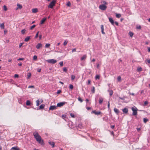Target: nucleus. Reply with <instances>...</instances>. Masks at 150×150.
<instances>
[{"label": "nucleus", "mask_w": 150, "mask_h": 150, "mask_svg": "<svg viewBox=\"0 0 150 150\" xmlns=\"http://www.w3.org/2000/svg\"><path fill=\"white\" fill-rule=\"evenodd\" d=\"M38 34H39V31H38L36 34V35H35V38H37L38 37Z\"/></svg>", "instance_id": "obj_47"}, {"label": "nucleus", "mask_w": 150, "mask_h": 150, "mask_svg": "<svg viewBox=\"0 0 150 150\" xmlns=\"http://www.w3.org/2000/svg\"><path fill=\"white\" fill-rule=\"evenodd\" d=\"M63 71L64 72H66L67 71V69L66 67H64L63 68Z\"/></svg>", "instance_id": "obj_50"}, {"label": "nucleus", "mask_w": 150, "mask_h": 150, "mask_svg": "<svg viewBox=\"0 0 150 150\" xmlns=\"http://www.w3.org/2000/svg\"><path fill=\"white\" fill-rule=\"evenodd\" d=\"M136 129L138 132H139L140 130H141L140 128H137Z\"/></svg>", "instance_id": "obj_58"}, {"label": "nucleus", "mask_w": 150, "mask_h": 150, "mask_svg": "<svg viewBox=\"0 0 150 150\" xmlns=\"http://www.w3.org/2000/svg\"><path fill=\"white\" fill-rule=\"evenodd\" d=\"M114 111L117 114L119 113V111L118 109L116 108H115L114 109Z\"/></svg>", "instance_id": "obj_18"}, {"label": "nucleus", "mask_w": 150, "mask_h": 150, "mask_svg": "<svg viewBox=\"0 0 150 150\" xmlns=\"http://www.w3.org/2000/svg\"><path fill=\"white\" fill-rule=\"evenodd\" d=\"M136 28L137 29H140L141 28V27L140 25H137L136 26Z\"/></svg>", "instance_id": "obj_40"}, {"label": "nucleus", "mask_w": 150, "mask_h": 150, "mask_svg": "<svg viewBox=\"0 0 150 150\" xmlns=\"http://www.w3.org/2000/svg\"><path fill=\"white\" fill-rule=\"evenodd\" d=\"M103 100V99L101 97L100 98L99 100V104H101L102 103Z\"/></svg>", "instance_id": "obj_24"}, {"label": "nucleus", "mask_w": 150, "mask_h": 150, "mask_svg": "<svg viewBox=\"0 0 150 150\" xmlns=\"http://www.w3.org/2000/svg\"><path fill=\"white\" fill-rule=\"evenodd\" d=\"M108 92L109 93V95L110 96H111L113 94V91L110 88H109L108 90Z\"/></svg>", "instance_id": "obj_13"}, {"label": "nucleus", "mask_w": 150, "mask_h": 150, "mask_svg": "<svg viewBox=\"0 0 150 150\" xmlns=\"http://www.w3.org/2000/svg\"><path fill=\"white\" fill-rule=\"evenodd\" d=\"M46 61L48 63L52 64H54L57 62V61L56 60L53 59H47L46 60Z\"/></svg>", "instance_id": "obj_4"}, {"label": "nucleus", "mask_w": 150, "mask_h": 150, "mask_svg": "<svg viewBox=\"0 0 150 150\" xmlns=\"http://www.w3.org/2000/svg\"><path fill=\"white\" fill-rule=\"evenodd\" d=\"M86 102L87 105L90 104L91 103L88 99H86Z\"/></svg>", "instance_id": "obj_31"}, {"label": "nucleus", "mask_w": 150, "mask_h": 150, "mask_svg": "<svg viewBox=\"0 0 150 150\" xmlns=\"http://www.w3.org/2000/svg\"><path fill=\"white\" fill-rule=\"evenodd\" d=\"M122 111L124 113H127L128 111V109L127 108H125L122 109Z\"/></svg>", "instance_id": "obj_11"}, {"label": "nucleus", "mask_w": 150, "mask_h": 150, "mask_svg": "<svg viewBox=\"0 0 150 150\" xmlns=\"http://www.w3.org/2000/svg\"><path fill=\"white\" fill-rule=\"evenodd\" d=\"M91 91L93 93H95V87H92Z\"/></svg>", "instance_id": "obj_38"}, {"label": "nucleus", "mask_w": 150, "mask_h": 150, "mask_svg": "<svg viewBox=\"0 0 150 150\" xmlns=\"http://www.w3.org/2000/svg\"><path fill=\"white\" fill-rule=\"evenodd\" d=\"M50 44L49 43H47L45 45V47L46 48L50 46Z\"/></svg>", "instance_id": "obj_45"}, {"label": "nucleus", "mask_w": 150, "mask_h": 150, "mask_svg": "<svg viewBox=\"0 0 150 150\" xmlns=\"http://www.w3.org/2000/svg\"><path fill=\"white\" fill-rule=\"evenodd\" d=\"M100 78V76L99 75L96 74L95 77V79L96 80L97 79H99Z\"/></svg>", "instance_id": "obj_25"}, {"label": "nucleus", "mask_w": 150, "mask_h": 150, "mask_svg": "<svg viewBox=\"0 0 150 150\" xmlns=\"http://www.w3.org/2000/svg\"><path fill=\"white\" fill-rule=\"evenodd\" d=\"M37 71L39 72H40L41 71V69H40V68H38V69Z\"/></svg>", "instance_id": "obj_60"}, {"label": "nucleus", "mask_w": 150, "mask_h": 150, "mask_svg": "<svg viewBox=\"0 0 150 150\" xmlns=\"http://www.w3.org/2000/svg\"><path fill=\"white\" fill-rule=\"evenodd\" d=\"M86 57H82L81 58V60L82 61L83 60L85 59H86Z\"/></svg>", "instance_id": "obj_53"}, {"label": "nucleus", "mask_w": 150, "mask_h": 150, "mask_svg": "<svg viewBox=\"0 0 150 150\" xmlns=\"http://www.w3.org/2000/svg\"><path fill=\"white\" fill-rule=\"evenodd\" d=\"M71 5V3L69 1L68 2L67 4V5L68 6H70Z\"/></svg>", "instance_id": "obj_51"}, {"label": "nucleus", "mask_w": 150, "mask_h": 150, "mask_svg": "<svg viewBox=\"0 0 150 150\" xmlns=\"http://www.w3.org/2000/svg\"><path fill=\"white\" fill-rule=\"evenodd\" d=\"M42 46V44L41 43H38L36 46V47L38 49H40Z\"/></svg>", "instance_id": "obj_16"}, {"label": "nucleus", "mask_w": 150, "mask_h": 150, "mask_svg": "<svg viewBox=\"0 0 150 150\" xmlns=\"http://www.w3.org/2000/svg\"><path fill=\"white\" fill-rule=\"evenodd\" d=\"M137 108L135 106L132 107V111H133L132 115H137Z\"/></svg>", "instance_id": "obj_2"}, {"label": "nucleus", "mask_w": 150, "mask_h": 150, "mask_svg": "<svg viewBox=\"0 0 150 150\" xmlns=\"http://www.w3.org/2000/svg\"><path fill=\"white\" fill-rule=\"evenodd\" d=\"M36 106H38L39 105L40 102L39 100H38L36 101Z\"/></svg>", "instance_id": "obj_36"}, {"label": "nucleus", "mask_w": 150, "mask_h": 150, "mask_svg": "<svg viewBox=\"0 0 150 150\" xmlns=\"http://www.w3.org/2000/svg\"><path fill=\"white\" fill-rule=\"evenodd\" d=\"M66 102H62L58 103L57 104V107H60L63 106L65 103Z\"/></svg>", "instance_id": "obj_7"}, {"label": "nucleus", "mask_w": 150, "mask_h": 150, "mask_svg": "<svg viewBox=\"0 0 150 150\" xmlns=\"http://www.w3.org/2000/svg\"><path fill=\"white\" fill-rule=\"evenodd\" d=\"M71 116L73 118H75V115L73 113H71L70 114Z\"/></svg>", "instance_id": "obj_37"}, {"label": "nucleus", "mask_w": 150, "mask_h": 150, "mask_svg": "<svg viewBox=\"0 0 150 150\" xmlns=\"http://www.w3.org/2000/svg\"><path fill=\"white\" fill-rule=\"evenodd\" d=\"M119 98L120 99L122 100L121 102L122 103H127L128 102L127 98L125 97H119Z\"/></svg>", "instance_id": "obj_5"}, {"label": "nucleus", "mask_w": 150, "mask_h": 150, "mask_svg": "<svg viewBox=\"0 0 150 150\" xmlns=\"http://www.w3.org/2000/svg\"><path fill=\"white\" fill-rule=\"evenodd\" d=\"M86 109L88 110H89L91 109V108L90 107H87L86 108Z\"/></svg>", "instance_id": "obj_62"}, {"label": "nucleus", "mask_w": 150, "mask_h": 150, "mask_svg": "<svg viewBox=\"0 0 150 150\" xmlns=\"http://www.w3.org/2000/svg\"><path fill=\"white\" fill-rule=\"evenodd\" d=\"M103 120L106 122L108 121V117H105L103 118Z\"/></svg>", "instance_id": "obj_27"}, {"label": "nucleus", "mask_w": 150, "mask_h": 150, "mask_svg": "<svg viewBox=\"0 0 150 150\" xmlns=\"http://www.w3.org/2000/svg\"><path fill=\"white\" fill-rule=\"evenodd\" d=\"M146 63H148V64H150V59H147L146 61Z\"/></svg>", "instance_id": "obj_44"}, {"label": "nucleus", "mask_w": 150, "mask_h": 150, "mask_svg": "<svg viewBox=\"0 0 150 150\" xmlns=\"http://www.w3.org/2000/svg\"><path fill=\"white\" fill-rule=\"evenodd\" d=\"M114 23L117 26L118 25V23L117 21H115L114 22Z\"/></svg>", "instance_id": "obj_61"}, {"label": "nucleus", "mask_w": 150, "mask_h": 150, "mask_svg": "<svg viewBox=\"0 0 150 150\" xmlns=\"http://www.w3.org/2000/svg\"><path fill=\"white\" fill-rule=\"evenodd\" d=\"M11 150H20L17 147H12L11 149Z\"/></svg>", "instance_id": "obj_23"}, {"label": "nucleus", "mask_w": 150, "mask_h": 150, "mask_svg": "<svg viewBox=\"0 0 150 150\" xmlns=\"http://www.w3.org/2000/svg\"><path fill=\"white\" fill-rule=\"evenodd\" d=\"M66 115H62V118L64 119L66 117Z\"/></svg>", "instance_id": "obj_48"}, {"label": "nucleus", "mask_w": 150, "mask_h": 150, "mask_svg": "<svg viewBox=\"0 0 150 150\" xmlns=\"http://www.w3.org/2000/svg\"><path fill=\"white\" fill-rule=\"evenodd\" d=\"M46 19L47 18L46 17H45L43 18L40 21V24H43L44 22L45 21Z\"/></svg>", "instance_id": "obj_14"}, {"label": "nucleus", "mask_w": 150, "mask_h": 150, "mask_svg": "<svg viewBox=\"0 0 150 150\" xmlns=\"http://www.w3.org/2000/svg\"><path fill=\"white\" fill-rule=\"evenodd\" d=\"M18 101L19 103H20V104H22V103L23 102L22 101V100H21V99L20 100H18Z\"/></svg>", "instance_id": "obj_57"}, {"label": "nucleus", "mask_w": 150, "mask_h": 150, "mask_svg": "<svg viewBox=\"0 0 150 150\" xmlns=\"http://www.w3.org/2000/svg\"><path fill=\"white\" fill-rule=\"evenodd\" d=\"M19 77V76L17 74H15L14 75V77L15 78H18Z\"/></svg>", "instance_id": "obj_54"}, {"label": "nucleus", "mask_w": 150, "mask_h": 150, "mask_svg": "<svg viewBox=\"0 0 150 150\" xmlns=\"http://www.w3.org/2000/svg\"><path fill=\"white\" fill-rule=\"evenodd\" d=\"M67 43H68V42L67 41H65L64 42L63 44L64 45H65L67 44Z\"/></svg>", "instance_id": "obj_52"}, {"label": "nucleus", "mask_w": 150, "mask_h": 150, "mask_svg": "<svg viewBox=\"0 0 150 150\" xmlns=\"http://www.w3.org/2000/svg\"><path fill=\"white\" fill-rule=\"evenodd\" d=\"M25 29H23L21 31V33L22 34H24L25 33Z\"/></svg>", "instance_id": "obj_39"}, {"label": "nucleus", "mask_w": 150, "mask_h": 150, "mask_svg": "<svg viewBox=\"0 0 150 150\" xmlns=\"http://www.w3.org/2000/svg\"><path fill=\"white\" fill-rule=\"evenodd\" d=\"M30 37L29 36H28L27 37H26L25 39L24 40V41L25 42H27V41H28L30 39Z\"/></svg>", "instance_id": "obj_22"}, {"label": "nucleus", "mask_w": 150, "mask_h": 150, "mask_svg": "<svg viewBox=\"0 0 150 150\" xmlns=\"http://www.w3.org/2000/svg\"><path fill=\"white\" fill-rule=\"evenodd\" d=\"M33 135L36 141L40 144H42L43 143V140H42L40 136L37 132H34L33 133Z\"/></svg>", "instance_id": "obj_1"}, {"label": "nucleus", "mask_w": 150, "mask_h": 150, "mask_svg": "<svg viewBox=\"0 0 150 150\" xmlns=\"http://www.w3.org/2000/svg\"><path fill=\"white\" fill-rule=\"evenodd\" d=\"M109 21L110 22L111 24L113 25L114 23V21L112 18L109 17Z\"/></svg>", "instance_id": "obj_12"}, {"label": "nucleus", "mask_w": 150, "mask_h": 150, "mask_svg": "<svg viewBox=\"0 0 150 150\" xmlns=\"http://www.w3.org/2000/svg\"><path fill=\"white\" fill-rule=\"evenodd\" d=\"M7 30H4V33L5 34H6L7 33Z\"/></svg>", "instance_id": "obj_64"}, {"label": "nucleus", "mask_w": 150, "mask_h": 150, "mask_svg": "<svg viewBox=\"0 0 150 150\" xmlns=\"http://www.w3.org/2000/svg\"><path fill=\"white\" fill-rule=\"evenodd\" d=\"M78 100L81 103H82L83 101V100L80 97L78 98Z\"/></svg>", "instance_id": "obj_34"}, {"label": "nucleus", "mask_w": 150, "mask_h": 150, "mask_svg": "<svg viewBox=\"0 0 150 150\" xmlns=\"http://www.w3.org/2000/svg\"><path fill=\"white\" fill-rule=\"evenodd\" d=\"M59 66L60 67H62L63 66V61L60 62L59 63Z\"/></svg>", "instance_id": "obj_35"}, {"label": "nucleus", "mask_w": 150, "mask_h": 150, "mask_svg": "<svg viewBox=\"0 0 150 150\" xmlns=\"http://www.w3.org/2000/svg\"><path fill=\"white\" fill-rule=\"evenodd\" d=\"M57 108V106L55 105H52L50 106L49 108V110H53L56 109Z\"/></svg>", "instance_id": "obj_8"}, {"label": "nucleus", "mask_w": 150, "mask_h": 150, "mask_svg": "<svg viewBox=\"0 0 150 150\" xmlns=\"http://www.w3.org/2000/svg\"><path fill=\"white\" fill-rule=\"evenodd\" d=\"M18 7L16 9H18V8L21 9L22 8V6L21 5L18 4L17 5Z\"/></svg>", "instance_id": "obj_21"}, {"label": "nucleus", "mask_w": 150, "mask_h": 150, "mask_svg": "<svg viewBox=\"0 0 150 150\" xmlns=\"http://www.w3.org/2000/svg\"><path fill=\"white\" fill-rule=\"evenodd\" d=\"M56 1L53 0L52 1L48 6V8H52L55 5Z\"/></svg>", "instance_id": "obj_3"}, {"label": "nucleus", "mask_w": 150, "mask_h": 150, "mask_svg": "<svg viewBox=\"0 0 150 150\" xmlns=\"http://www.w3.org/2000/svg\"><path fill=\"white\" fill-rule=\"evenodd\" d=\"M24 59L23 58H19L17 59L18 61H19V60H23Z\"/></svg>", "instance_id": "obj_56"}, {"label": "nucleus", "mask_w": 150, "mask_h": 150, "mask_svg": "<svg viewBox=\"0 0 150 150\" xmlns=\"http://www.w3.org/2000/svg\"><path fill=\"white\" fill-rule=\"evenodd\" d=\"M121 16V14H117L116 13V16L117 18H120Z\"/></svg>", "instance_id": "obj_30"}, {"label": "nucleus", "mask_w": 150, "mask_h": 150, "mask_svg": "<svg viewBox=\"0 0 150 150\" xmlns=\"http://www.w3.org/2000/svg\"><path fill=\"white\" fill-rule=\"evenodd\" d=\"M32 11L33 13H36L38 12V10L37 8H33L32 9Z\"/></svg>", "instance_id": "obj_20"}, {"label": "nucleus", "mask_w": 150, "mask_h": 150, "mask_svg": "<svg viewBox=\"0 0 150 150\" xmlns=\"http://www.w3.org/2000/svg\"><path fill=\"white\" fill-rule=\"evenodd\" d=\"M36 26L35 25H33L32 26H31L30 28H29V30H32Z\"/></svg>", "instance_id": "obj_33"}, {"label": "nucleus", "mask_w": 150, "mask_h": 150, "mask_svg": "<svg viewBox=\"0 0 150 150\" xmlns=\"http://www.w3.org/2000/svg\"><path fill=\"white\" fill-rule=\"evenodd\" d=\"M73 88V86L72 84H70L69 86V88L71 89L72 90Z\"/></svg>", "instance_id": "obj_43"}, {"label": "nucleus", "mask_w": 150, "mask_h": 150, "mask_svg": "<svg viewBox=\"0 0 150 150\" xmlns=\"http://www.w3.org/2000/svg\"><path fill=\"white\" fill-rule=\"evenodd\" d=\"M45 106V105L44 104H41L40 106H39V107L38 109H37V110H40L41 109H43Z\"/></svg>", "instance_id": "obj_19"}, {"label": "nucleus", "mask_w": 150, "mask_h": 150, "mask_svg": "<svg viewBox=\"0 0 150 150\" xmlns=\"http://www.w3.org/2000/svg\"><path fill=\"white\" fill-rule=\"evenodd\" d=\"M34 86H28V88H34Z\"/></svg>", "instance_id": "obj_59"}, {"label": "nucleus", "mask_w": 150, "mask_h": 150, "mask_svg": "<svg viewBox=\"0 0 150 150\" xmlns=\"http://www.w3.org/2000/svg\"><path fill=\"white\" fill-rule=\"evenodd\" d=\"M48 143L50 146H52V148H54L55 146V145L54 142L50 141L48 142Z\"/></svg>", "instance_id": "obj_9"}, {"label": "nucleus", "mask_w": 150, "mask_h": 150, "mask_svg": "<svg viewBox=\"0 0 150 150\" xmlns=\"http://www.w3.org/2000/svg\"><path fill=\"white\" fill-rule=\"evenodd\" d=\"M133 139H134L132 141L133 142H136L138 141L139 138L138 137V136H136L135 138H133Z\"/></svg>", "instance_id": "obj_15"}, {"label": "nucleus", "mask_w": 150, "mask_h": 150, "mask_svg": "<svg viewBox=\"0 0 150 150\" xmlns=\"http://www.w3.org/2000/svg\"><path fill=\"white\" fill-rule=\"evenodd\" d=\"M0 27L3 29H4V23H2L0 25Z\"/></svg>", "instance_id": "obj_29"}, {"label": "nucleus", "mask_w": 150, "mask_h": 150, "mask_svg": "<svg viewBox=\"0 0 150 150\" xmlns=\"http://www.w3.org/2000/svg\"><path fill=\"white\" fill-rule=\"evenodd\" d=\"M101 26V32L103 34H105V33L104 32V26L103 25H101L100 26Z\"/></svg>", "instance_id": "obj_17"}, {"label": "nucleus", "mask_w": 150, "mask_h": 150, "mask_svg": "<svg viewBox=\"0 0 150 150\" xmlns=\"http://www.w3.org/2000/svg\"><path fill=\"white\" fill-rule=\"evenodd\" d=\"M117 80L118 81H120L121 80V77L120 76H118L117 77Z\"/></svg>", "instance_id": "obj_49"}, {"label": "nucleus", "mask_w": 150, "mask_h": 150, "mask_svg": "<svg viewBox=\"0 0 150 150\" xmlns=\"http://www.w3.org/2000/svg\"><path fill=\"white\" fill-rule=\"evenodd\" d=\"M71 79L72 80H74L75 78V76L73 75H72L71 76Z\"/></svg>", "instance_id": "obj_42"}, {"label": "nucleus", "mask_w": 150, "mask_h": 150, "mask_svg": "<svg viewBox=\"0 0 150 150\" xmlns=\"http://www.w3.org/2000/svg\"><path fill=\"white\" fill-rule=\"evenodd\" d=\"M31 74L30 73H29L27 75L28 77H27L28 79L30 78L31 76Z\"/></svg>", "instance_id": "obj_41"}, {"label": "nucleus", "mask_w": 150, "mask_h": 150, "mask_svg": "<svg viewBox=\"0 0 150 150\" xmlns=\"http://www.w3.org/2000/svg\"><path fill=\"white\" fill-rule=\"evenodd\" d=\"M99 8L102 10H105L106 9L107 7L105 4L100 5L99 7Z\"/></svg>", "instance_id": "obj_6"}, {"label": "nucleus", "mask_w": 150, "mask_h": 150, "mask_svg": "<svg viewBox=\"0 0 150 150\" xmlns=\"http://www.w3.org/2000/svg\"><path fill=\"white\" fill-rule=\"evenodd\" d=\"M91 113H94L95 115H100V114L101 113V112L100 111L97 112L95 110H94V111H92V112H91Z\"/></svg>", "instance_id": "obj_10"}, {"label": "nucleus", "mask_w": 150, "mask_h": 150, "mask_svg": "<svg viewBox=\"0 0 150 150\" xmlns=\"http://www.w3.org/2000/svg\"><path fill=\"white\" fill-rule=\"evenodd\" d=\"M142 68L140 67H138L137 68V71H142Z\"/></svg>", "instance_id": "obj_28"}, {"label": "nucleus", "mask_w": 150, "mask_h": 150, "mask_svg": "<svg viewBox=\"0 0 150 150\" xmlns=\"http://www.w3.org/2000/svg\"><path fill=\"white\" fill-rule=\"evenodd\" d=\"M26 105L27 106H29L30 105V102L29 100H27L26 102Z\"/></svg>", "instance_id": "obj_26"}, {"label": "nucleus", "mask_w": 150, "mask_h": 150, "mask_svg": "<svg viewBox=\"0 0 150 150\" xmlns=\"http://www.w3.org/2000/svg\"><path fill=\"white\" fill-rule=\"evenodd\" d=\"M76 48H74L72 49V52H76Z\"/></svg>", "instance_id": "obj_55"}, {"label": "nucleus", "mask_w": 150, "mask_h": 150, "mask_svg": "<svg viewBox=\"0 0 150 150\" xmlns=\"http://www.w3.org/2000/svg\"><path fill=\"white\" fill-rule=\"evenodd\" d=\"M23 44V43H20L19 45V47L20 48L21 47V46H22Z\"/></svg>", "instance_id": "obj_63"}, {"label": "nucleus", "mask_w": 150, "mask_h": 150, "mask_svg": "<svg viewBox=\"0 0 150 150\" xmlns=\"http://www.w3.org/2000/svg\"><path fill=\"white\" fill-rule=\"evenodd\" d=\"M148 119L146 118H143V121L144 123H146L148 121Z\"/></svg>", "instance_id": "obj_32"}, {"label": "nucleus", "mask_w": 150, "mask_h": 150, "mask_svg": "<svg viewBox=\"0 0 150 150\" xmlns=\"http://www.w3.org/2000/svg\"><path fill=\"white\" fill-rule=\"evenodd\" d=\"M4 11H6L7 10V8L6 6V5H4Z\"/></svg>", "instance_id": "obj_46"}]
</instances>
